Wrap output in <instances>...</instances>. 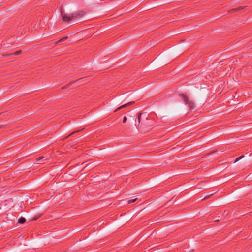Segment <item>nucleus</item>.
<instances>
[{"label":"nucleus","mask_w":252,"mask_h":252,"mask_svg":"<svg viewBox=\"0 0 252 252\" xmlns=\"http://www.w3.org/2000/svg\"><path fill=\"white\" fill-rule=\"evenodd\" d=\"M21 52H22V51L20 50V51L15 52L13 54H14L15 55H18L21 54Z\"/></svg>","instance_id":"obj_9"},{"label":"nucleus","mask_w":252,"mask_h":252,"mask_svg":"<svg viewBox=\"0 0 252 252\" xmlns=\"http://www.w3.org/2000/svg\"><path fill=\"white\" fill-rule=\"evenodd\" d=\"M18 223L22 224V223H24L26 221V219L24 217H20L18 219Z\"/></svg>","instance_id":"obj_5"},{"label":"nucleus","mask_w":252,"mask_h":252,"mask_svg":"<svg viewBox=\"0 0 252 252\" xmlns=\"http://www.w3.org/2000/svg\"><path fill=\"white\" fill-rule=\"evenodd\" d=\"M45 157H41L38 158H37V161H40L41 159H43Z\"/></svg>","instance_id":"obj_12"},{"label":"nucleus","mask_w":252,"mask_h":252,"mask_svg":"<svg viewBox=\"0 0 252 252\" xmlns=\"http://www.w3.org/2000/svg\"><path fill=\"white\" fill-rule=\"evenodd\" d=\"M244 157V156L242 155L238 158H237L236 160L234 161V163H236L237 162V161H238L239 160H240V159H241L243 158Z\"/></svg>","instance_id":"obj_7"},{"label":"nucleus","mask_w":252,"mask_h":252,"mask_svg":"<svg viewBox=\"0 0 252 252\" xmlns=\"http://www.w3.org/2000/svg\"><path fill=\"white\" fill-rule=\"evenodd\" d=\"M75 132H72L71 134H70V135H69L68 136H70L71 135H72V134H74V133H75Z\"/></svg>","instance_id":"obj_15"},{"label":"nucleus","mask_w":252,"mask_h":252,"mask_svg":"<svg viewBox=\"0 0 252 252\" xmlns=\"http://www.w3.org/2000/svg\"><path fill=\"white\" fill-rule=\"evenodd\" d=\"M181 96L183 97L184 102L186 104L189 105V107L190 109H193L195 108V104L193 102L189 101L188 98H187L184 94H181Z\"/></svg>","instance_id":"obj_2"},{"label":"nucleus","mask_w":252,"mask_h":252,"mask_svg":"<svg viewBox=\"0 0 252 252\" xmlns=\"http://www.w3.org/2000/svg\"><path fill=\"white\" fill-rule=\"evenodd\" d=\"M141 116H142V113H139L138 115V124L139 125L140 124Z\"/></svg>","instance_id":"obj_6"},{"label":"nucleus","mask_w":252,"mask_h":252,"mask_svg":"<svg viewBox=\"0 0 252 252\" xmlns=\"http://www.w3.org/2000/svg\"><path fill=\"white\" fill-rule=\"evenodd\" d=\"M134 103V102H129L128 103H126V104H124L119 107H118L116 110L115 111H117V110H120L122 108H125L126 107V106H129L130 105H131L132 104H133Z\"/></svg>","instance_id":"obj_4"},{"label":"nucleus","mask_w":252,"mask_h":252,"mask_svg":"<svg viewBox=\"0 0 252 252\" xmlns=\"http://www.w3.org/2000/svg\"><path fill=\"white\" fill-rule=\"evenodd\" d=\"M126 121H127V118L126 116H125L123 118V123H126Z\"/></svg>","instance_id":"obj_10"},{"label":"nucleus","mask_w":252,"mask_h":252,"mask_svg":"<svg viewBox=\"0 0 252 252\" xmlns=\"http://www.w3.org/2000/svg\"><path fill=\"white\" fill-rule=\"evenodd\" d=\"M193 250H191L188 251V252H193Z\"/></svg>","instance_id":"obj_13"},{"label":"nucleus","mask_w":252,"mask_h":252,"mask_svg":"<svg viewBox=\"0 0 252 252\" xmlns=\"http://www.w3.org/2000/svg\"><path fill=\"white\" fill-rule=\"evenodd\" d=\"M67 37H64V38H63L62 39H61L59 42H63V41H64Z\"/></svg>","instance_id":"obj_11"},{"label":"nucleus","mask_w":252,"mask_h":252,"mask_svg":"<svg viewBox=\"0 0 252 252\" xmlns=\"http://www.w3.org/2000/svg\"><path fill=\"white\" fill-rule=\"evenodd\" d=\"M215 222H218L219 221V220H215Z\"/></svg>","instance_id":"obj_14"},{"label":"nucleus","mask_w":252,"mask_h":252,"mask_svg":"<svg viewBox=\"0 0 252 252\" xmlns=\"http://www.w3.org/2000/svg\"><path fill=\"white\" fill-rule=\"evenodd\" d=\"M72 14L74 20L82 17L84 15V12L83 11H78Z\"/></svg>","instance_id":"obj_3"},{"label":"nucleus","mask_w":252,"mask_h":252,"mask_svg":"<svg viewBox=\"0 0 252 252\" xmlns=\"http://www.w3.org/2000/svg\"><path fill=\"white\" fill-rule=\"evenodd\" d=\"M62 15V19L64 21L68 22L71 20H74L72 13H65L61 12Z\"/></svg>","instance_id":"obj_1"},{"label":"nucleus","mask_w":252,"mask_h":252,"mask_svg":"<svg viewBox=\"0 0 252 252\" xmlns=\"http://www.w3.org/2000/svg\"><path fill=\"white\" fill-rule=\"evenodd\" d=\"M207 198H208V196H207V197H205L204 199Z\"/></svg>","instance_id":"obj_16"},{"label":"nucleus","mask_w":252,"mask_h":252,"mask_svg":"<svg viewBox=\"0 0 252 252\" xmlns=\"http://www.w3.org/2000/svg\"><path fill=\"white\" fill-rule=\"evenodd\" d=\"M137 199V198H135V199H131V200H129L128 201V204H130V203H132L133 202H134Z\"/></svg>","instance_id":"obj_8"}]
</instances>
